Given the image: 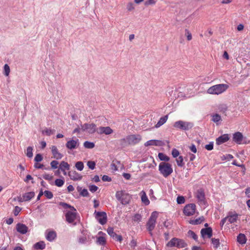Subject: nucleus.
<instances>
[{
	"label": "nucleus",
	"instance_id": "nucleus-1",
	"mask_svg": "<svg viewBox=\"0 0 250 250\" xmlns=\"http://www.w3.org/2000/svg\"><path fill=\"white\" fill-rule=\"evenodd\" d=\"M59 205L66 209V220L69 223H73L76 218V209L72 206L64 202H60Z\"/></svg>",
	"mask_w": 250,
	"mask_h": 250
},
{
	"label": "nucleus",
	"instance_id": "nucleus-2",
	"mask_svg": "<svg viewBox=\"0 0 250 250\" xmlns=\"http://www.w3.org/2000/svg\"><path fill=\"white\" fill-rule=\"evenodd\" d=\"M141 140L142 136L140 134H131L127 136L120 141L122 145H135Z\"/></svg>",
	"mask_w": 250,
	"mask_h": 250
},
{
	"label": "nucleus",
	"instance_id": "nucleus-3",
	"mask_svg": "<svg viewBox=\"0 0 250 250\" xmlns=\"http://www.w3.org/2000/svg\"><path fill=\"white\" fill-rule=\"evenodd\" d=\"M159 171L164 177H167L173 172L172 165L168 163L161 162L159 165Z\"/></svg>",
	"mask_w": 250,
	"mask_h": 250
},
{
	"label": "nucleus",
	"instance_id": "nucleus-4",
	"mask_svg": "<svg viewBox=\"0 0 250 250\" xmlns=\"http://www.w3.org/2000/svg\"><path fill=\"white\" fill-rule=\"evenodd\" d=\"M116 199L123 205L129 204L131 196L125 190L117 191L115 195Z\"/></svg>",
	"mask_w": 250,
	"mask_h": 250
},
{
	"label": "nucleus",
	"instance_id": "nucleus-5",
	"mask_svg": "<svg viewBox=\"0 0 250 250\" xmlns=\"http://www.w3.org/2000/svg\"><path fill=\"white\" fill-rule=\"evenodd\" d=\"M194 125L192 122L179 120L174 123L173 126L177 129L183 130H188L192 128Z\"/></svg>",
	"mask_w": 250,
	"mask_h": 250
},
{
	"label": "nucleus",
	"instance_id": "nucleus-6",
	"mask_svg": "<svg viewBox=\"0 0 250 250\" xmlns=\"http://www.w3.org/2000/svg\"><path fill=\"white\" fill-rule=\"evenodd\" d=\"M186 246V244L184 240L177 238H172L166 245V246L168 248L176 247L178 248H183Z\"/></svg>",
	"mask_w": 250,
	"mask_h": 250
},
{
	"label": "nucleus",
	"instance_id": "nucleus-7",
	"mask_svg": "<svg viewBox=\"0 0 250 250\" xmlns=\"http://www.w3.org/2000/svg\"><path fill=\"white\" fill-rule=\"evenodd\" d=\"M158 213L157 211H153L151 213L150 218L146 224L147 229L151 234L152 230L154 229L156 219L158 217Z\"/></svg>",
	"mask_w": 250,
	"mask_h": 250
},
{
	"label": "nucleus",
	"instance_id": "nucleus-8",
	"mask_svg": "<svg viewBox=\"0 0 250 250\" xmlns=\"http://www.w3.org/2000/svg\"><path fill=\"white\" fill-rule=\"evenodd\" d=\"M96 125L94 124H84L81 125L82 132H85L88 134H93L97 131Z\"/></svg>",
	"mask_w": 250,
	"mask_h": 250
},
{
	"label": "nucleus",
	"instance_id": "nucleus-9",
	"mask_svg": "<svg viewBox=\"0 0 250 250\" xmlns=\"http://www.w3.org/2000/svg\"><path fill=\"white\" fill-rule=\"evenodd\" d=\"M95 217L101 225H104L107 221V216L105 212L95 211Z\"/></svg>",
	"mask_w": 250,
	"mask_h": 250
},
{
	"label": "nucleus",
	"instance_id": "nucleus-10",
	"mask_svg": "<svg viewBox=\"0 0 250 250\" xmlns=\"http://www.w3.org/2000/svg\"><path fill=\"white\" fill-rule=\"evenodd\" d=\"M196 210V206L194 204H189L186 205L184 208L183 212L187 216L193 215Z\"/></svg>",
	"mask_w": 250,
	"mask_h": 250
},
{
	"label": "nucleus",
	"instance_id": "nucleus-11",
	"mask_svg": "<svg viewBox=\"0 0 250 250\" xmlns=\"http://www.w3.org/2000/svg\"><path fill=\"white\" fill-rule=\"evenodd\" d=\"M106 235L105 233L102 231H99L97 235L96 236V243L98 245L104 246L105 245L106 242Z\"/></svg>",
	"mask_w": 250,
	"mask_h": 250
},
{
	"label": "nucleus",
	"instance_id": "nucleus-12",
	"mask_svg": "<svg viewBox=\"0 0 250 250\" xmlns=\"http://www.w3.org/2000/svg\"><path fill=\"white\" fill-rule=\"evenodd\" d=\"M97 132L99 134L110 135L113 132V130L109 126H101L97 128Z\"/></svg>",
	"mask_w": 250,
	"mask_h": 250
},
{
	"label": "nucleus",
	"instance_id": "nucleus-13",
	"mask_svg": "<svg viewBox=\"0 0 250 250\" xmlns=\"http://www.w3.org/2000/svg\"><path fill=\"white\" fill-rule=\"evenodd\" d=\"M79 146L78 139L71 140L68 141L66 144V146L69 149H73L77 148Z\"/></svg>",
	"mask_w": 250,
	"mask_h": 250
},
{
	"label": "nucleus",
	"instance_id": "nucleus-14",
	"mask_svg": "<svg viewBox=\"0 0 250 250\" xmlns=\"http://www.w3.org/2000/svg\"><path fill=\"white\" fill-rule=\"evenodd\" d=\"M70 179L73 181H80L82 179V175L76 171H71L68 173Z\"/></svg>",
	"mask_w": 250,
	"mask_h": 250
},
{
	"label": "nucleus",
	"instance_id": "nucleus-15",
	"mask_svg": "<svg viewBox=\"0 0 250 250\" xmlns=\"http://www.w3.org/2000/svg\"><path fill=\"white\" fill-rule=\"evenodd\" d=\"M45 238L50 242L54 241L57 237V233L54 230H46L45 232Z\"/></svg>",
	"mask_w": 250,
	"mask_h": 250
},
{
	"label": "nucleus",
	"instance_id": "nucleus-16",
	"mask_svg": "<svg viewBox=\"0 0 250 250\" xmlns=\"http://www.w3.org/2000/svg\"><path fill=\"white\" fill-rule=\"evenodd\" d=\"M196 197L200 205H205V194L202 189L198 190L196 193Z\"/></svg>",
	"mask_w": 250,
	"mask_h": 250
},
{
	"label": "nucleus",
	"instance_id": "nucleus-17",
	"mask_svg": "<svg viewBox=\"0 0 250 250\" xmlns=\"http://www.w3.org/2000/svg\"><path fill=\"white\" fill-rule=\"evenodd\" d=\"M243 139L242 134L240 132H237L233 135V140L238 144H241Z\"/></svg>",
	"mask_w": 250,
	"mask_h": 250
},
{
	"label": "nucleus",
	"instance_id": "nucleus-18",
	"mask_svg": "<svg viewBox=\"0 0 250 250\" xmlns=\"http://www.w3.org/2000/svg\"><path fill=\"white\" fill-rule=\"evenodd\" d=\"M16 229L18 232L22 234H25L28 230L27 227L21 223L17 224Z\"/></svg>",
	"mask_w": 250,
	"mask_h": 250
},
{
	"label": "nucleus",
	"instance_id": "nucleus-19",
	"mask_svg": "<svg viewBox=\"0 0 250 250\" xmlns=\"http://www.w3.org/2000/svg\"><path fill=\"white\" fill-rule=\"evenodd\" d=\"M163 145V143L162 141L157 140H149L145 143L146 146H162Z\"/></svg>",
	"mask_w": 250,
	"mask_h": 250
},
{
	"label": "nucleus",
	"instance_id": "nucleus-20",
	"mask_svg": "<svg viewBox=\"0 0 250 250\" xmlns=\"http://www.w3.org/2000/svg\"><path fill=\"white\" fill-rule=\"evenodd\" d=\"M51 151L54 158L58 160L62 158L63 155L58 151V150L56 146H52Z\"/></svg>",
	"mask_w": 250,
	"mask_h": 250
},
{
	"label": "nucleus",
	"instance_id": "nucleus-21",
	"mask_svg": "<svg viewBox=\"0 0 250 250\" xmlns=\"http://www.w3.org/2000/svg\"><path fill=\"white\" fill-rule=\"evenodd\" d=\"M201 234L203 238H210L212 236V229L210 228L203 229L201 230Z\"/></svg>",
	"mask_w": 250,
	"mask_h": 250
},
{
	"label": "nucleus",
	"instance_id": "nucleus-22",
	"mask_svg": "<svg viewBox=\"0 0 250 250\" xmlns=\"http://www.w3.org/2000/svg\"><path fill=\"white\" fill-rule=\"evenodd\" d=\"M207 93L209 94H219V84H216L209 87Z\"/></svg>",
	"mask_w": 250,
	"mask_h": 250
},
{
	"label": "nucleus",
	"instance_id": "nucleus-23",
	"mask_svg": "<svg viewBox=\"0 0 250 250\" xmlns=\"http://www.w3.org/2000/svg\"><path fill=\"white\" fill-rule=\"evenodd\" d=\"M141 200L142 202L145 205H148L149 204L150 202L148 200L146 192L144 191H142L141 192Z\"/></svg>",
	"mask_w": 250,
	"mask_h": 250
},
{
	"label": "nucleus",
	"instance_id": "nucleus-24",
	"mask_svg": "<svg viewBox=\"0 0 250 250\" xmlns=\"http://www.w3.org/2000/svg\"><path fill=\"white\" fill-rule=\"evenodd\" d=\"M168 119V115H166L164 117H161L158 123L155 125L156 128H158L160 127L161 125H164L167 121Z\"/></svg>",
	"mask_w": 250,
	"mask_h": 250
},
{
	"label": "nucleus",
	"instance_id": "nucleus-25",
	"mask_svg": "<svg viewBox=\"0 0 250 250\" xmlns=\"http://www.w3.org/2000/svg\"><path fill=\"white\" fill-rule=\"evenodd\" d=\"M23 197L25 201H29L35 196L34 192H29L23 194Z\"/></svg>",
	"mask_w": 250,
	"mask_h": 250
},
{
	"label": "nucleus",
	"instance_id": "nucleus-26",
	"mask_svg": "<svg viewBox=\"0 0 250 250\" xmlns=\"http://www.w3.org/2000/svg\"><path fill=\"white\" fill-rule=\"evenodd\" d=\"M34 248L38 250H42L45 248V244L43 241H40L34 245Z\"/></svg>",
	"mask_w": 250,
	"mask_h": 250
},
{
	"label": "nucleus",
	"instance_id": "nucleus-27",
	"mask_svg": "<svg viewBox=\"0 0 250 250\" xmlns=\"http://www.w3.org/2000/svg\"><path fill=\"white\" fill-rule=\"evenodd\" d=\"M237 241L241 244H245L246 243L247 239L244 234L240 233L237 236Z\"/></svg>",
	"mask_w": 250,
	"mask_h": 250
},
{
	"label": "nucleus",
	"instance_id": "nucleus-28",
	"mask_svg": "<svg viewBox=\"0 0 250 250\" xmlns=\"http://www.w3.org/2000/svg\"><path fill=\"white\" fill-rule=\"evenodd\" d=\"M60 169L61 171H64V169L69 170L70 169V165L67 162L62 161L60 165Z\"/></svg>",
	"mask_w": 250,
	"mask_h": 250
},
{
	"label": "nucleus",
	"instance_id": "nucleus-29",
	"mask_svg": "<svg viewBox=\"0 0 250 250\" xmlns=\"http://www.w3.org/2000/svg\"><path fill=\"white\" fill-rule=\"evenodd\" d=\"M238 217V215L237 214H234L228 216L227 217V219L228 220V221L230 223H233L237 221Z\"/></svg>",
	"mask_w": 250,
	"mask_h": 250
},
{
	"label": "nucleus",
	"instance_id": "nucleus-30",
	"mask_svg": "<svg viewBox=\"0 0 250 250\" xmlns=\"http://www.w3.org/2000/svg\"><path fill=\"white\" fill-rule=\"evenodd\" d=\"M229 139L228 134H224L220 136V144L224 143L228 141Z\"/></svg>",
	"mask_w": 250,
	"mask_h": 250
},
{
	"label": "nucleus",
	"instance_id": "nucleus-31",
	"mask_svg": "<svg viewBox=\"0 0 250 250\" xmlns=\"http://www.w3.org/2000/svg\"><path fill=\"white\" fill-rule=\"evenodd\" d=\"M187 236L189 238H192L195 241L197 240V235L192 230H189L187 233Z\"/></svg>",
	"mask_w": 250,
	"mask_h": 250
},
{
	"label": "nucleus",
	"instance_id": "nucleus-32",
	"mask_svg": "<svg viewBox=\"0 0 250 250\" xmlns=\"http://www.w3.org/2000/svg\"><path fill=\"white\" fill-rule=\"evenodd\" d=\"M204 221L203 217H200L198 219L190 220L189 223L192 225H197L201 224Z\"/></svg>",
	"mask_w": 250,
	"mask_h": 250
},
{
	"label": "nucleus",
	"instance_id": "nucleus-33",
	"mask_svg": "<svg viewBox=\"0 0 250 250\" xmlns=\"http://www.w3.org/2000/svg\"><path fill=\"white\" fill-rule=\"evenodd\" d=\"M158 157L161 161H165V162H168L169 160V158L163 153H159Z\"/></svg>",
	"mask_w": 250,
	"mask_h": 250
},
{
	"label": "nucleus",
	"instance_id": "nucleus-34",
	"mask_svg": "<svg viewBox=\"0 0 250 250\" xmlns=\"http://www.w3.org/2000/svg\"><path fill=\"white\" fill-rule=\"evenodd\" d=\"M228 106L226 104H222L220 106V112L224 114L225 116L227 115L226 112L228 110Z\"/></svg>",
	"mask_w": 250,
	"mask_h": 250
},
{
	"label": "nucleus",
	"instance_id": "nucleus-35",
	"mask_svg": "<svg viewBox=\"0 0 250 250\" xmlns=\"http://www.w3.org/2000/svg\"><path fill=\"white\" fill-rule=\"evenodd\" d=\"M75 167L77 170L79 171L83 170L84 167L83 163L81 161L77 162L75 164Z\"/></svg>",
	"mask_w": 250,
	"mask_h": 250
},
{
	"label": "nucleus",
	"instance_id": "nucleus-36",
	"mask_svg": "<svg viewBox=\"0 0 250 250\" xmlns=\"http://www.w3.org/2000/svg\"><path fill=\"white\" fill-rule=\"evenodd\" d=\"M10 72L9 66L7 64H5L3 67V74L6 76H8Z\"/></svg>",
	"mask_w": 250,
	"mask_h": 250
},
{
	"label": "nucleus",
	"instance_id": "nucleus-37",
	"mask_svg": "<svg viewBox=\"0 0 250 250\" xmlns=\"http://www.w3.org/2000/svg\"><path fill=\"white\" fill-rule=\"evenodd\" d=\"M83 146L86 148L91 149L93 148L94 147L95 145L92 142L85 141L83 144Z\"/></svg>",
	"mask_w": 250,
	"mask_h": 250
},
{
	"label": "nucleus",
	"instance_id": "nucleus-38",
	"mask_svg": "<svg viewBox=\"0 0 250 250\" xmlns=\"http://www.w3.org/2000/svg\"><path fill=\"white\" fill-rule=\"evenodd\" d=\"M26 155L29 158L33 157V147L32 146H28L27 148Z\"/></svg>",
	"mask_w": 250,
	"mask_h": 250
},
{
	"label": "nucleus",
	"instance_id": "nucleus-39",
	"mask_svg": "<svg viewBox=\"0 0 250 250\" xmlns=\"http://www.w3.org/2000/svg\"><path fill=\"white\" fill-rule=\"evenodd\" d=\"M64 183V181L63 179H57L55 181V185L58 187H62Z\"/></svg>",
	"mask_w": 250,
	"mask_h": 250
},
{
	"label": "nucleus",
	"instance_id": "nucleus-40",
	"mask_svg": "<svg viewBox=\"0 0 250 250\" xmlns=\"http://www.w3.org/2000/svg\"><path fill=\"white\" fill-rule=\"evenodd\" d=\"M176 161L177 165L179 167H182L184 165V163L183 162V158L182 156H179L178 158L176 159Z\"/></svg>",
	"mask_w": 250,
	"mask_h": 250
},
{
	"label": "nucleus",
	"instance_id": "nucleus-41",
	"mask_svg": "<svg viewBox=\"0 0 250 250\" xmlns=\"http://www.w3.org/2000/svg\"><path fill=\"white\" fill-rule=\"evenodd\" d=\"M229 88V85L227 84H220V94L225 91Z\"/></svg>",
	"mask_w": 250,
	"mask_h": 250
},
{
	"label": "nucleus",
	"instance_id": "nucleus-42",
	"mask_svg": "<svg viewBox=\"0 0 250 250\" xmlns=\"http://www.w3.org/2000/svg\"><path fill=\"white\" fill-rule=\"evenodd\" d=\"M233 158V156L231 154H227L221 156V160H230Z\"/></svg>",
	"mask_w": 250,
	"mask_h": 250
},
{
	"label": "nucleus",
	"instance_id": "nucleus-43",
	"mask_svg": "<svg viewBox=\"0 0 250 250\" xmlns=\"http://www.w3.org/2000/svg\"><path fill=\"white\" fill-rule=\"evenodd\" d=\"M87 166L89 168L93 170L95 167L96 163L94 161H89L87 162Z\"/></svg>",
	"mask_w": 250,
	"mask_h": 250
},
{
	"label": "nucleus",
	"instance_id": "nucleus-44",
	"mask_svg": "<svg viewBox=\"0 0 250 250\" xmlns=\"http://www.w3.org/2000/svg\"><path fill=\"white\" fill-rule=\"evenodd\" d=\"M177 202L178 204H184L185 202V197L183 196H178L177 198Z\"/></svg>",
	"mask_w": 250,
	"mask_h": 250
},
{
	"label": "nucleus",
	"instance_id": "nucleus-45",
	"mask_svg": "<svg viewBox=\"0 0 250 250\" xmlns=\"http://www.w3.org/2000/svg\"><path fill=\"white\" fill-rule=\"evenodd\" d=\"M107 232L108 234L112 238L116 234L114 231L113 229L111 227H109L107 228Z\"/></svg>",
	"mask_w": 250,
	"mask_h": 250
},
{
	"label": "nucleus",
	"instance_id": "nucleus-46",
	"mask_svg": "<svg viewBox=\"0 0 250 250\" xmlns=\"http://www.w3.org/2000/svg\"><path fill=\"white\" fill-rule=\"evenodd\" d=\"M43 193L48 199H51L53 196L52 193L48 190H45Z\"/></svg>",
	"mask_w": 250,
	"mask_h": 250
},
{
	"label": "nucleus",
	"instance_id": "nucleus-47",
	"mask_svg": "<svg viewBox=\"0 0 250 250\" xmlns=\"http://www.w3.org/2000/svg\"><path fill=\"white\" fill-rule=\"evenodd\" d=\"M133 219L135 222H140L142 219V216L139 214H136L134 216Z\"/></svg>",
	"mask_w": 250,
	"mask_h": 250
},
{
	"label": "nucleus",
	"instance_id": "nucleus-48",
	"mask_svg": "<svg viewBox=\"0 0 250 250\" xmlns=\"http://www.w3.org/2000/svg\"><path fill=\"white\" fill-rule=\"evenodd\" d=\"M59 163L56 160H53L50 163L51 167L53 169H56L58 167Z\"/></svg>",
	"mask_w": 250,
	"mask_h": 250
},
{
	"label": "nucleus",
	"instance_id": "nucleus-49",
	"mask_svg": "<svg viewBox=\"0 0 250 250\" xmlns=\"http://www.w3.org/2000/svg\"><path fill=\"white\" fill-rule=\"evenodd\" d=\"M21 210V208L20 207H19L18 206H16L13 210V213H14V214L15 215V216H17L19 214V213L20 212Z\"/></svg>",
	"mask_w": 250,
	"mask_h": 250
},
{
	"label": "nucleus",
	"instance_id": "nucleus-50",
	"mask_svg": "<svg viewBox=\"0 0 250 250\" xmlns=\"http://www.w3.org/2000/svg\"><path fill=\"white\" fill-rule=\"evenodd\" d=\"M42 156L41 154H37L35 157L34 160L36 162H40L42 160Z\"/></svg>",
	"mask_w": 250,
	"mask_h": 250
},
{
	"label": "nucleus",
	"instance_id": "nucleus-51",
	"mask_svg": "<svg viewBox=\"0 0 250 250\" xmlns=\"http://www.w3.org/2000/svg\"><path fill=\"white\" fill-rule=\"evenodd\" d=\"M88 240L85 236H82L79 239V242L81 244H85Z\"/></svg>",
	"mask_w": 250,
	"mask_h": 250
},
{
	"label": "nucleus",
	"instance_id": "nucleus-52",
	"mask_svg": "<svg viewBox=\"0 0 250 250\" xmlns=\"http://www.w3.org/2000/svg\"><path fill=\"white\" fill-rule=\"evenodd\" d=\"M172 155L174 158H176L179 155V151L175 148L173 149L172 150Z\"/></svg>",
	"mask_w": 250,
	"mask_h": 250
},
{
	"label": "nucleus",
	"instance_id": "nucleus-53",
	"mask_svg": "<svg viewBox=\"0 0 250 250\" xmlns=\"http://www.w3.org/2000/svg\"><path fill=\"white\" fill-rule=\"evenodd\" d=\"M185 35L187 36L188 41H190L192 39L191 34L188 29L185 30Z\"/></svg>",
	"mask_w": 250,
	"mask_h": 250
},
{
	"label": "nucleus",
	"instance_id": "nucleus-54",
	"mask_svg": "<svg viewBox=\"0 0 250 250\" xmlns=\"http://www.w3.org/2000/svg\"><path fill=\"white\" fill-rule=\"evenodd\" d=\"M98 188L95 185H92L89 186V189L92 192H95Z\"/></svg>",
	"mask_w": 250,
	"mask_h": 250
},
{
	"label": "nucleus",
	"instance_id": "nucleus-55",
	"mask_svg": "<svg viewBox=\"0 0 250 250\" xmlns=\"http://www.w3.org/2000/svg\"><path fill=\"white\" fill-rule=\"evenodd\" d=\"M43 178L47 180H51L53 178V176L49 174H44L42 176Z\"/></svg>",
	"mask_w": 250,
	"mask_h": 250
},
{
	"label": "nucleus",
	"instance_id": "nucleus-56",
	"mask_svg": "<svg viewBox=\"0 0 250 250\" xmlns=\"http://www.w3.org/2000/svg\"><path fill=\"white\" fill-rule=\"evenodd\" d=\"M212 120L216 123V125H218V122H219V115L217 114H216L215 115H213L212 116Z\"/></svg>",
	"mask_w": 250,
	"mask_h": 250
},
{
	"label": "nucleus",
	"instance_id": "nucleus-57",
	"mask_svg": "<svg viewBox=\"0 0 250 250\" xmlns=\"http://www.w3.org/2000/svg\"><path fill=\"white\" fill-rule=\"evenodd\" d=\"M126 8L128 11H131L134 10V4L132 3H129L127 4Z\"/></svg>",
	"mask_w": 250,
	"mask_h": 250
},
{
	"label": "nucleus",
	"instance_id": "nucleus-58",
	"mask_svg": "<svg viewBox=\"0 0 250 250\" xmlns=\"http://www.w3.org/2000/svg\"><path fill=\"white\" fill-rule=\"evenodd\" d=\"M113 239H114V240L117 241H119V242H121L122 240V237L121 235H118L117 234H116L114 237H113L112 238Z\"/></svg>",
	"mask_w": 250,
	"mask_h": 250
},
{
	"label": "nucleus",
	"instance_id": "nucleus-59",
	"mask_svg": "<svg viewBox=\"0 0 250 250\" xmlns=\"http://www.w3.org/2000/svg\"><path fill=\"white\" fill-rule=\"evenodd\" d=\"M80 194L83 196V197H86L88 195V191L86 189H83V190H82V191H81V193Z\"/></svg>",
	"mask_w": 250,
	"mask_h": 250
},
{
	"label": "nucleus",
	"instance_id": "nucleus-60",
	"mask_svg": "<svg viewBox=\"0 0 250 250\" xmlns=\"http://www.w3.org/2000/svg\"><path fill=\"white\" fill-rule=\"evenodd\" d=\"M205 148L208 150H211L213 148V143H210L209 144L205 146Z\"/></svg>",
	"mask_w": 250,
	"mask_h": 250
},
{
	"label": "nucleus",
	"instance_id": "nucleus-61",
	"mask_svg": "<svg viewBox=\"0 0 250 250\" xmlns=\"http://www.w3.org/2000/svg\"><path fill=\"white\" fill-rule=\"evenodd\" d=\"M43 133L47 135H50L53 134V131L50 129H46L43 131Z\"/></svg>",
	"mask_w": 250,
	"mask_h": 250
},
{
	"label": "nucleus",
	"instance_id": "nucleus-62",
	"mask_svg": "<svg viewBox=\"0 0 250 250\" xmlns=\"http://www.w3.org/2000/svg\"><path fill=\"white\" fill-rule=\"evenodd\" d=\"M212 243L213 244L214 247L215 248H217L218 247V246L219 245V240L215 239H212Z\"/></svg>",
	"mask_w": 250,
	"mask_h": 250
},
{
	"label": "nucleus",
	"instance_id": "nucleus-63",
	"mask_svg": "<svg viewBox=\"0 0 250 250\" xmlns=\"http://www.w3.org/2000/svg\"><path fill=\"white\" fill-rule=\"evenodd\" d=\"M13 200L16 201L17 200L19 202H25L24 200V198L23 196L22 197L19 196L17 197V198H15L13 199Z\"/></svg>",
	"mask_w": 250,
	"mask_h": 250
},
{
	"label": "nucleus",
	"instance_id": "nucleus-64",
	"mask_svg": "<svg viewBox=\"0 0 250 250\" xmlns=\"http://www.w3.org/2000/svg\"><path fill=\"white\" fill-rule=\"evenodd\" d=\"M190 150L193 153H195L197 152V149L196 147V146L192 144L190 147H189Z\"/></svg>",
	"mask_w": 250,
	"mask_h": 250
}]
</instances>
